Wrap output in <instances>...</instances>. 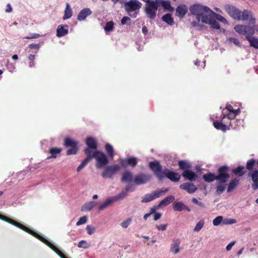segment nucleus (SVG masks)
Returning a JSON list of instances; mask_svg holds the SVG:
<instances>
[{
	"mask_svg": "<svg viewBox=\"0 0 258 258\" xmlns=\"http://www.w3.org/2000/svg\"><path fill=\"white\" fill-rule=\"evenodd\" d=\"M189 10L191 15L195 16L198 21H193L191 23L192 26H199V22L209 24L210 26L211 25L215 27L216 26L213 19L214 12L207 6L197 4L190 6Z\"/></svg>",
	"mask_w": 258,
	"mask_h": 258,
	"instance_id": "1",
	"label": "nucleus"
},
{
	"mask_svg": "<svg viewBox=\"0 0 258 258\" xmlns=\"http://www.w3.org/2000/svg\"><path fill=\"white\" fill-rule=\"evenodd\" d=\"M16 226L25 231L28 233L32 235V236H33L34 237L37 238L41 242L47 245L48 246L51 248L54 251H55L61 258H64V254L62 252H61L57 247H56L50 241L46 239L42 236L40 235V234L36 233L34 231L28 228V227L23 225L22 224L18 222H17V224Z\"/></svg>",
	"mask_w": 258,
	"mask_h": 258,
	"instance_id": "2",
	"label": "nucleus"
},
{
	"mask_svg": "<svg viewBox=\"0 0 258 258\" xmlns=\"http://www.w3.org/2000/svg\"><path fill=\"white\" fill-rule=\"evenodd\" d=\"M142 6V3L138 0H130L124 3V9L132 18H136Z\"/></svg>",
	"mask_w": 258,
	"mask_h": 258,
	"instance_id": "3",
	"label": "nucleus"
},
{
	"mask_svg": "<svg viewBox=\"0 0 258 258\" xmlns=\"http://www.w3.org/2000/svg\"><path fill=\"white\" fill-rule=\"evenodd\" d=\"M158 7V0L146 2L145 12L149 18L154 19L156 18Z\"/></svg>",
	"mask_w": 258,
	"mask_h": 258,
	"instance_id": "4",
	"label": "nucleus"
},
{
	"mask_svg": "<svg viewBox=\"0 0 258 258\" xmlns=\"http://www.w3.org/2000/svg\"><path fill=\"white\" fill-rule=\"evenodd\" d=\"M91 159L95 158L96 160V166L97 168L104 167L108 163V160L106 156L102 152L95 151L92 155H90Z\"/></svg>",
	"mask_w": 258,
	"mask_h": 258,
	"instance_id": "5",
	"label": "nucleus"
},
{
	"mask_svg": "<svg viewBox=\"0 0 258 258\" xmlns=\"http://www.w3.org/2000/svg\"><path fill=\"white\" fill-rule=\"evenodd\" d=\"M234 30L239 34L245 35L247 40L248 37H251L255 33L254 28L249 25H236L234 27Z\"/></svg>",
	"mask_w": 258,
	"mask_h": 258,
	"instance_id": "6",
	"label": "nucleus"
},
{
	"mask_svg": "<svg viewBox=\"0 0 258 258\" xmlns=\"http://www.w3.org/2000/svg\"><path fill=\"white\" fill-rule=\"evenodd\" d=\"M120 169L119 165H113L106 167L104 171L101 173V175L103 178H111L113 175Z\"/></svg>",
	"mask_w": 258,
	"mask_h": 258,
	"instance_id": "7",
	"label": "nucleus"
},
{
	"mask_svg": "<svg viewBox=\"0 0 258 258\" xmlns=\"http://www.w3.org/2000/svg\"><path fill=\"white\" fill-rule=\"evenodd\" d=\"M77 145L78 142L72 138L69 137H66V147L70 148L67 150V154L68 155L76 154L78 151Z\"/></svg>",
	"mask_w": 258,
	"mask_h": 258,
	"instance_id": "8",
	"label": "nucleus"
},
{
	"mask_svg": "<svg viewBox=\"0 0 258 258\" xmlns=\"http://www.w3.org/2000/svg\"><path fill=\"white\" fill-rule=\"evenodd\" d=\"M149 167L159 180L164 178V171L162 172V167L159 162L155 161L150 162Z\"/></svg>",
	"mask_w": 258,
	"mask_h": 258,
	"instance_id": "9",
	"label": "nucleus"
},
{
	"mask_svg": "<svg viewBox=\"0 0 258 258\" xmlns=\"http://www.w3.org/2000/svg\"><path fill=\"white\" fill-rule=\"evenodd\" d=\"M239 21H248L250 24H254L256 22V20L253 15V13L251 11L248 10H244L242 12L240 11Z\"/></svg>",
	"mask_w": 258,
	"mask_h": 258,
	"instance_id": "10",
	"label": "nucleus"
},
{
	"mask_svg": "<svg viewBox=\"0 0 258 258\" xmlns=\"http://www.w3.org/2000/svg\"><path fill=\"white\" fill-rule=\"evenodd\" d=\"M151 177V175L149 174L141 173L135 177L134 182L137 185L144 184L149 181Z\"/></svg>",
	"mask_w": 258,
	"mask_h": 258,
	"instance_id": "11",
	"label": "nucleus"
},
{
	"mask_svg": "<svg viewBox=\"0 0 258 258\" xmlns=\"http://www.w3.org/2000/svg\"><path fill=\"white\" fill-rule=\"evenodd\" d=\"M86 142L88 148L84 150V152L88 155H91V149H96L97 147V141L93 137H90L86 139Z\"/></svg>",
	"mask_w": 258,
	"mask_h": 258,
	"instance_id": "12",
	"label": "nucleus"
},
{
	"mask_svg": "<svg viewBox=\"0 0 258 258\" xmlns=\"http://www.w3.org/2000/svg\"><path fill=\"white\" fill-rule=\"evenodd\" d=\"M225 10L227 13L233 19L239 20V18L240 15V10L231 6H225Z\"/></svg>",
	"mask_w": 258,
	"mask_h": 258,
	"instance_id": "13",
	"label": "nucleus"
},
{
	"mask_svg": "<svg viewBox=\"0 0 258 258\" xmlns=\"http://www.w3.org/2000/svg\"><path fill=\"white\" fill-rule=\"evenodd\" d=\"M213 19H214V23L215 22L216 26L215 27V26H212V25H211V28L212 29H217V30H219L220 29V24L217 22V21H220L224 24H227L228 23V21L224 17H223L222 16H221L219 14L216 13L215 12H214V13Z\"/></svg>",
	"mask_w": 258,
	"mask_h": 258,
	"instance_id": "14",
	"label": "nucleus"
},
{
	"mask_svg": "<svg viewBox=\"0 0 258 258\" xmlns=\"http://www.w3.org/2000/svg\"><path fill=\"white\" fill-rule=\"evenodd\" d=\"M165 175L170 180L174 182L178 181L180 178V175L178 173L171 171L169 169L164 170V176Z\"/></svg>",
	"mask_w": 258,
	"mask_h": 258,
	"instance_id": "15",
	"label": "nucleus"
},
{
	"mask_svg": "<svg viewBox=\"0 0 258 258\" xmlns=\"http://www.w3.org/2000/svg\"><path fill=\"white\" fill-rule=\"evenodd\" d=\"M180 189L187 191L189 194H192L196 191L197 187L195 185L190 182H185L180 185Z\"/></svg>",
	"mask_w": 258,
	"mask_h": 258,
	"instance_id": "16",
	"label": "nucleus"
},
{
	"mask_svg": "<svg viewBox=\"0 0 258 258\" xmlns=\"http://www.w3.org/2000/svg\"><path fill=\"white\" fill-rule=\"evenodd\" d=\"M175 11L176 16L180 19H182L187 12V7L185 5H180L176 8Z\"/></svg>",
	"mask_w": 258,
	"mask_h": 258,
	"instance_id": "17",
	"label": "nucleus"
},
{
	"mask_svg": "<svg viewBox=\"0 0 258 258\" xmlns=\"http://www.w3.org/2000/svg\"><path fill=\"white\" fill-rule=\"evenodd\" d=\"M62 151V149L60 148L53 147L49 148L48 150V153L50 155L47 157V159H50L51 158H56L60 156Z\"/></svg>",
	"mask_w": 258,
	"mask_h": 258,
	"instance_id": "18",
	"label": "nucleus"
},
{
	"mask_svg": "<svg viewBox=\"0 0 258 258\" xmlns=\"http://www.w3.org/2000/svg\"><path fill=\"white\" fill-rule=\"evenodd\" d=\"M182 176L186 179L190 181H195L198 177L197 175L194 172L189 170H185L182 174Z\"/></svg>",
	"mask_w": 258,
	"mask_h": 258,
	"instance_id": "19",
	"label": "nucleus"
},
{
	"mask_svg": "<svg viewBox=\"0 0 258 258\" xmlns=\"http://www.w3.org/2000/svg\"><path fill=\"white\" fill-rule=\"evenodd\" d=\"M180 241L179 239H175L172 240L170 246V251L173 254H176L180 251Z\"/></svg>",
	"mask_w": 258,
	"mask_h": 258,
	"instance_id": "20",
	"label": "nucleus"
},
{
	"mask_svg": "<svg viewBox=\"0 0 258 258\" xmlns=\"http://www.w3.org/2000/svg\"><path fill=\"white\" fill-rule=\"evenodd\" d=\"M92 14V11L89 8H85L81 10L79 13L77 19L79 21L84 20L86 18Z\"/></svg>",
	"mask_w": 258,
	"mask_h": 258,
	"instance_id": "21",
	"label": "nucleus"
},
{
	"mask_svg": "<svg viewBox=\"0 0 258 258\" xmlns=\"http://www.w3.org/2000/svg\"><path fill=\"white\" fill-rule=\"evenodd\" d=\"M250 176L251 177L252 180L253 182V184L252 187L254 190L258 188V170H252L250 173Z\"/></svg>",
	"mask_w": 258,
	"mask_h": 258,
	"instance_id": "22",
	"label": "nucleus"
},
{
	"mask_svg": "<svg viewBox=\"0 0 258 258\" xmlns=\"http://www.w3.org/2000/svg\"><path fill=\"white\" fill-rule=\"evenodd\" d=\"M159 6H161L165 10L173 12L174 9L171 6L170 3L164 0H158Z\"/></svg>",
	"mask_w": 258,
	"mask_h": 258,
	"instance_id": "23",
	"label": "nucleus"
},
{
	"mask_svg": "<svg viewBox=\"0 0 258 258\" xmlns=\"http://www.w3.org/2000/svg\"><path fill=\"white\" fill-rule=\"evenodd\" d=\"M133 174L129 171H125L122 173L121 182H131L133 180Z\"/></svg>",
	"mask_w": 258,
	"mask_h": 258,
	"instance_id": "24",
	"label": "nucleus"
},
{
	"mask_svg": "<svg viewBox=\"0 0 258 258\" xmlns=\"http://www.w3.org/2000/svg\"><path fill=\"white\" fill-rule=\"evenodd\" d=\"M229 177V174H219L216 176V180L218 181V183L226 184Z\"/></svg>",
	"mask_w": 258,
	"mask_h": 258,
	"instance_id": "25",
	"label": "nucleus"
},
{
	"mask_svg": "<svg viewBox=\"0 0 258 258\" xmlns=\"http://www.w3.org/2000/svg\"><path fill=\"white\" fill-rule=\"evenodd\" d=\"M97 204V202L95 201H90L85 204L81 208V211H89L91 210Z\"/></svg>",
	"mask_w": 258,
	"mask_h": 258,
	"instance_id": "26",
	"label": "nucleus"
},
{
	"mask_svg": "<svg viewBox=\"0 0 258 258\" xmlns=\"http://www.w3.org/2000/svg\"><path fill=\"white\" fill-rule=\"evenodd\" d=\"M113 202H114V201L112 197H109L107 198L104 203L100 205L98 207V210L99 211H103L104 209L111 205Z\"/></svg>",
	"mask_w": 258,
	"mask_h": 258,
	"instance_id": "27",
	"label": "nucleus"
},
{
	"mask_svg": "<svg viewBox=\"0 0 258 258\" xmlns=\"http://www.w3.org/2000/svg\"><path fill=\"white\" fill-rule=\"evenodd\" d=\"M162 20L170 26H172L174 24L173 18L172 17V15L170 14H167L163 16Z\"/></svg>",
	"mask_w": 258,
	"mask_h": 258,
	"instance_id": "28",
	"label": "nucleus"
},
{
	"mask_svg": "<svg viewBox=\"0 0 258 258\" xmlns=\"http://www.w3.org/2000/svg\"><path fill=\"white\" fill-rule=\"evenodd\" d=\"M186 206L181 202H175L173 204V208L175 211H181Z\"/></svg>",
	"mask_w": 258,
	"mask_h": 258,
	"instance_id": "29",
	"label": "nucleus"
},
{
	"mask_svg": "<svg viewBox=\"0 0 258 258\" xmlns=\"http://www.w3.org/2000/svg\"><path fill=\"white\" fill-rule=\"evenodd\" d=\"M239 180L236 178L232 180L227 187V192H230L232 191L238 185Z\"/></svg>",
	"mask_w": 258,
	"mask_h": 258,
	"instance_id": "30",
	"label": "nucleus"
},
{
	"mask_svg": "<svg viewBox=\"0 0 258 258\" xmlns=\"http://www.w3.org/2000/svg\"><path fill=\"white\" fill-rule=\"evenodd\" d=\"M203 179L206 182H211L216 180V176L212 173H209L203 175Z\"/></svg>",
	"mask_w": 258,
	"mask_h": 258,
	"instance_id": "31",
	"label": "nucleus"
},
{
	"mask_svg": "<svg viewBox=\"0 0 258 258\" xmlns=\"http://www.w3.org/2000/svg\"><path fill=\"white\" fill-rule=\"evenodd\" d=\"M175 198L173 196H169L162 200L159 205L160 206H167L169 205L171 202H172Z\"/></svg>",
	"mask_w": 258,
	"mask_h": 258,
	"instance_id": "32",
	"label": "nucleus"
},
{
	"mask_svg": "<svg viewBox=\"0 0 258 258\" xmlns=\"http://www.w3.org/2000/svg\"><path fill=\"white\" fill-rule=\"evenodd\" d=\"M169 190L168 188H166L162 189L156 190L152 192L154 199L159 198L163 196L165 193Z\"/></svg>",
	"mask_w": 258,
	"mask_h": 258,
	"instance_id": "33",
	"label": "nucleus"
},
{
	"mask_svg": "<svg viewBox=\"0 0 258 258\" xmlns=\"http://www.w3.org/2000/svg\"><path fill=\"white\" fill-rule=\"evenodd\" d=\"M247 40L249 42L250 45L255 48L258 49V39L255 37L252 36L248 37Z\"/></svg>",
	"mask_w": 258,
	"mask_h": 258,
	"instance_id": "34",
	"label": "nucleus"
},
{
	"mask_svg": "<svg viewBox=\"0 0 258 258\" xmlns=\"http://www.w3.org/2000/svg\"><path fill=\"white\" fill-rule=\"evenodd\" d=\"M91 159L90 155H88L87 157L82 162L80 165L78 167L77 171L78 172L80 171L90 161Z\"/></svg>",
	"mask_w": 258,
	"mask_h": 258,
	"instance_id": "35",
	"label": "nucleus"
},
{
	"mask_svg": "<svg viewBox=\"0 0 258 258\" xmlns=\"http://www.w3.org/2000/svg\"><path fill=\"white\" fill-rule=\"evenodd\" d=\"M214 126L217 130H221L223 132L226 131V126L223 124L221 122L218 121H215L213 122Z\"/></svg>",
	"mask_w": 258,
	"mask_h": 258,
	"instance_id": "36",
	"label": "nucleus"
},
{
	"mask_svg": "<svg viewBox=\"0 0 258 258\" xmlns=\"http://www.w3.org/2000/svg\"><path fill=\"white\" fill-rule=\"evenodd\" d=\"M180 169L182 170H188L191 167L190 164L186 161L181 160L178 162Z\"/></svg>",
	"mask_w": 258,
	"mask_h": 258,
	"instance_id": "37",
	"label": "nucleus"
},
{
	"mask_svg": "<svg viewBox=\"0 0 258 258\" xmlns=\"http://www.w3.org/2000/svg\"><path fill=\"white\" fill-rule=\"evenodd\" d=\"M105 148L108 156L111 158H112L114 156V150L112 146L110 144L107 143L105 145Z\"/></svg>",
	"mask_w": 258,
	"mask_h": 258,
	"instance_id": "38",
	"label": "nucleus"
},
{
	"mask_svg": "<svg viewBox=\"0 0 258 258\" xmlns=\"http://www.w3.org/2000/svg\"><path fill=\"white\" fill-rule=\"evenodd\" d=\"M244 168L243 167L240 166L235 169H233L232 170V172L235 175L241 176L245 173L244 171Z\"/></svg>",
	"mask_w": 258,
	"mask_h": 258,
	"instance_id": "39",
	"label": "nucleus"
},
{
	"mask_svg": "<svg viewBox=\"0 0 258 258\" xmlns=\"http://www.w3.org/2000/svg\"><path fill=\"white\" fill-rule=\"evenodd\" d=\"M127 191L124 189L122 190L121 192H120L117 195L112 197V198L114 202L119 201L120 200L123 199L127 195Z\"/></svg>",
	"mask_w": 258,
	"mask_h": 258,
	"instance_id": "40",
	"label": "nucleus"
},
{
	"mask_svg": "<svg viewBox=\"0 0 258 258\" xmlns=\"http://www.w3.org/2000/svg\"><path fill=\"white\" fill-rule=\"evenodd\" d=\"M127 191L124 189L122 190L121 192H120L117 195L112 197V198L114 202L119 201L120 200L123 199L127 195Z\"/></svg>",
	"mask_w": 258,
	"mask_h": 258,
	"instance_id": "41",
	"label": "nucleus"
},
{
	"mask_svg": "<svg viewBox=\"0 0 258 258\" xmlns=\"http://www.w3.org/2000/svg\"><path fill=\"white\" fill-rule=\"evenodd\" d=\"M127 191L124 189L122 190L121 192H120L117 195L112 197V198L114 202L119 201L120 200L123 199L127 195Z\"/></svg>",
	"mask_w": 258,
	"mask_h": 258,
	"instance_id": "42",
	"label": "nucleus"
},
{
	"mask_svg": "<svg viewBox=\"0 0 258 258\" xmlns=\"http://www.w3.org/2000/svg\"><path fill=\"white\" fill-rule=\"evenodd\" d=\"M127 191L124 189L122 190L121 192H120L117 195L112 197V198L114 202L119 201L120 200L123 199L127 195Z\"/></svg>",
	"mask_w": 258,
	"mask_h": 258,
	"instance_id": "43",
	"label": "nucleus"
},
{
	"mask_svg": "<svg viewBox=\"0 0 258 258\" xmlns=\"http://www.w3.org/2000/svg\"><path fill=\"white\" fill-rule=\"evenodd\" d=\"M227 184L218 183L216 187V192L218 194L220 195L225 190Z\"/></svg>",
	"mask_w": 258,
	"mask_h": 258,
	"instance_id": "44",
	"label": "nucleus"
},
{
	"mask_svg": "<svg viewBox=\"0 0 258 258\" xmlns=\"http://www.w3.org/2000/svg\"><path fill=\"white\" fill-rule=\"evenodd\" d=\"M0 219H2L13 225L16 226L17 222L3 215H0Z\"/></svg>",
	"mask_w": 258,
	"mask_h": 258,
	"instance_id": "45",
	"label": "nucleus"
},
{
	"mask_svg": "<svg viewBox=\"0 0 258 258\" xmlns=\"http://www.w3.org/2000/svg\"><path fill=\"white\" fill-rule=\"evenodd\" d=\"M126 163L132 167H135L137 164V159L134 157H131L126 159Z\"/></svg>",
	"mask_w": 258,
	"mask_h": 258,
	"instance_id": "46",
	"label": "nucleus"
},
{
	"mask_svg": "<svg viewBox=\"0 0 258 258\" xmlns=\"http://www.w3.org/2000/svg\"><path fill=\"white\" fill-rule=\"evenodd\" d=\"M205 222L204 220L202 219L200 220L196 224L195 227L194 229V231L198 232H199L202 228L204 227Z\"/></svg>",
	"mask_w": 258,
	"mask_h": 258,
	"instance_id": "47",
	"label": "nucleus"
},
{
	"mask_svg": "<svg viewBox=\"0 0 258 258\" xmlns=\"http://www.w3.org/2000/svg\"><path fill=\"white\" fill-rule=\"evenodd\" d=\"M64 35V27L63 25H59L56 30V36L62 37Z\"/></svg>",
	"mask_w": 258,
	"mask_h": 258,
	"instance_id": "48",
	"label": "nucleus"
},
{
	"mask_svg": "<svg viewBox=\"0 0 258 258\" xmlns=\"http://www.w3.org/2000/svg\"><path fill=\"white\" fill-rule=\"evenodd\" d=\"M154 199H155L154 198L152 192L150 194L146 195L145 196V197L143 198L142 202L143 203H148V202L152 201V200H153Z\"/></svg>",
	"mask_w": 258,
	"mask_h": 258,
	"instance_id": "49",
	"label": "nucleus"
},
{
	"mask_svg": "<svg viewBox=\"0 0 258 258\" xmlns=\"http://www.w3.org/2000/svg\"><path fill=\"white\" fill-rule=\"evenodd\" d=\"M221 223L223 224V217L221 216H217L213 220V224L214 226H218Z\"/></svg>",
	"mask_w": 258,
	"mask_h": 258,
	"instance_id": "50",
	"label": "nucleus"
},
{
	"mask_svg": "<svg viewBox=\"0 0 258 258\" xmlns=\"http://www.w3.org/2000/svg\"><path fill=\"white\" fill-rule=\"evenodd\" d=\"M72 16V11L68 4L66 7V19L71 18Z\"/></svg>",
	"mask_w": 258,
	"mask_h": 258,
	"instance_id": "51",
	"label": "nucleus"
},
{
	"mask_svg": "<svg viewBox=\"0 0 258 258\" xmlns=\"http://www.w3.org/2000/svg\"><path fill=\"white\" fill-rule=\"evenodd\" d=\"M78 246L80 248L86 249L88 248L90 246V245L86 241L81 240L78 243Z\"/></svg>",
	"mask_w": 258,
	"mask_h": 258,
	"instance_id": "52",
	"label": "nucleus"
},
{
	"mask_svg": "<svg viewBox=\"0 0 258 258\" xmlns=\"http://www.w3.org/2000/svg\"><path fill=\"white\" fill-rule=\"evenodd\" d=\"M113 23L112 21H109L106 23L104 29L106 31H110L113 30Z\"/></svg>",
	"mask_w": 258,
	"mask_h": 258,
	"instance_id": "53",
	"label": "nucleus"
},
{
	"mask_svg": "<svg viewBox=\"0 0 258 258\" xmlns=\"http://www.w3.org/2000/svg\"><path fill=\"white\" fill-rule=\"evenodd\" d=\"M87 221V217L86 216L81 217L77 221L76 225L79 226L85 224Z\"/></svg>",
	"mask_w": 258,
	"mask_h": 258,
	"instance_id": "54",
	"label": "nucleus"
},
{
	"mask_svg": "<svg viewBox=\"0 0 258 258\" xmlns=\"http://www.w3.org/2000/svg\"><path fill=\"white\" fill-rule=\"evenodd\" d=\"M86 230L87 233L91 235L95 232V228L92 225H88L86 226Z\"/></svg>",
	"mask_w": 258,
	"mask_h": 258,
	"instance_id": "55",
	"label": "nucleus"
},
{
	"mask_svg": "<svg viewBox=\"0 0 258 258\" xmlns=\"http://www.w3.org/2000/svg\"><path fill=\"white\" fill-rule=\"evenodd\" d=\"M228 41L234 44L236 46L240 47L241 46V43L240 41L236 38H229L228 39Z\"/></svg>",
	"mask_w": 258,
	"mask_h": 258,
	"instance_id": "56",
	"label": "nucleus"
},
{
	"mask_svg": "<svg viewBox=\"0 0 258 258\" xmlns=\"http://www.w3.org/2000/svg\"><path fill=\"white\" fill-rule=\"evenodd\" d=\"M254 163L255 160L254 159L248 160L246 164L247 169L249 170H252Z\"/></svg>",
	"mask_w": 258,
	"mask_h": 258,
	"instance_id": "57",
	"label": "nucleus"
},
{
	"mask_svg": "<svg viewBox=\"0 0 258 258\" xmlns=\"http://www.w3.org/2000/svg\"><path fill=\"white\" fill-rule=\"evenodd\" d=\"M236 220L233 219H223V225H229L236 223Z\"/></svg>",
	"mask_w": 258,
	"mask_h": 258,
	"instance_id": "58",
	"label": "nucleus"
},
{
	"mask_svg": "<svg viewBox=\"0 0 258 258\" xmlns=\"http://www.w3.org/2000/svg\"><path fill=\"white\" fill-rule=\"evenodd\" d=\"M228 170V167L226 166H222L218 169L219 174H228L227 172Z\"/></svg>",
	"mask_w": 258,
	"mask_h": 258,
	"instance_id": "59",
	"label": "nucleus"
},
{
	"mask_svg": "<svg viewBox=\"0 0 258 258\" xmlns=\"http://www.w3.org/2000/svg\"><path fill=\"white\" fill-rule=\"evenodd\" d=\"M40 37V35L37 33H32L30 34L29 36L27 37H23V39H36Z\"/></svg>",
	"mask_w": 258,
	"mask_h": 258,
	"instance_id": "60",
	"label": "nucleus"
},
{
	"mask_svg": "<svg viewBox=\"0 0 258 258\" xmlns=\"http://www.w3.org/2000/svg\"><path fill=\"white\" fill-rule=\"evenodd\" d=\"M131 222V220L130 219H128L122 222L120 224V225L122 228H126L128 226Z\"/></svg>",
	"mask_w": 258,
	"mask_h": 258,
	"instance_id": "61",
	"label": "nucleus"
},
{
	"mask_svg": "<svg viewBox=\"0 0 258 258\" xmlns=\"http://www.w3.org/2000/svg\"><path fill=\"white\" fill-rule=\"evenodd\" d=\"M191 201L192 202L195 204L196 205H198L199 206H200V207L201 208H204L205 207V205L204 203H202V202H199V201L196 199V198H192L191 199Z\"/></svg>",
	"mask_w": 258,
	"mask_h": 258,
	"instance_id": "62",
	"label": "nucleus"
},
{
	"mask_svg": "<svg viewBox=\"0 0 258 258\" xmlns=\"http://www.w3.org/2000/svg\"><path fill=\"white\" fill-rule=\"evenodd\" d=\"M167 227V224H162L160 225H156L155 227L159 231H165L166 230Z\"/></svg>",
	"mask_w": 258,
	"mask_h": 258,
	"instance_id": "63",
	"label": "nucleus"
},
{
	"mask_svg": "<svg viewBox=\"0 0 258 258\" xmlns=\"http://www.w3.org/2000/svg\"><path fill=\"white\" fill-rule=\"evenodd\" d=\"M131 19L126 16L123 17L121 20V23L122 25L126 24L127 22H131Z\"/></svg>",
	"mask_w": 258,
	"mask_h": 258,
	"instance_id": "64",
	"label": "nucleus"
}]
</instances>
